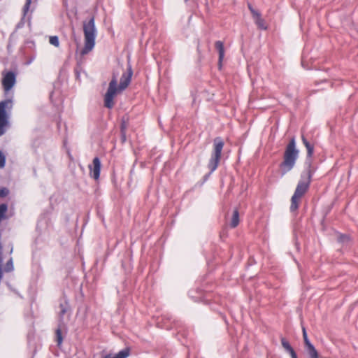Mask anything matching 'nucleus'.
Here are the masks:
<instances>
[{
    "label": "nucleus",
    "mask_w": 358,
    "mask_h": 358,
    "mask_svg": "<svg viewBox=\"0 0 358 358\" xmlns=\"http://www.w3.org/2000/svg\"><path fill=\"white\" fill-rule=\"evenodd\" d=\"M133 71L131 66L128 65L127 70L123 73L120 80V84L117 86V80L115 76H113L110 82L109 83L108 88L104 96V106L107 108H112L114 106V98L115 95L124 90L130 84Z\"/></svg>",
    "instance_id": "f257e3e1"
},
{
    "label": "nucleus",
    "mask_w": 358,
    "mask_h": 358,
    "mask_svg": "<svg viewBox=\"0 0 358 358\" xmlns=\"http://www.w3.org/2000/svg\"><path fill=\"white\" fill-rule=\"evenodd\" d=\"M306 163L308 164V168L301 174L300 180L291 198L290 211L292 213L296 211L299 208L301 199L308 192L314 173L310 162Z\"/></svg>",
    "instance_id": "f03ea898"
},
{
    "label": "nucleus",
    "mask_w": 358,
    "mask_h": 358,
    "mask_svg": "<svg viewBox=\"0 0 358 358\" xmlns=\"http://www.w3.org/2000/svg\"><path fill=\"white\" fill-rule=\"evenodd\" d=\"M85 43L84 47L80 51L81 56L85 55L91 52L95 45V39L97 31L95 27L94 17H92L88 20L83 21V24Z\"/></svg>",
    "instance_id": "7ed1b4c3"
},
{
    "label": "nucleus",
    "mask_w": 358,
    "mask_h": 358,
    "mask_svg": "<svg viewBox=\"0 0 358 358\" xmlns=\"http://www.w3.org/2000/svg\"><path fill=\"white\" fill-rule=\"evenodd\" d=\"M299 157V150L296 148V140L292 137L287 144L283 156V161L280 164L282 174L284 175L291 171Z\"/></svg>",
    "instance_id": "20e7f679"
},
{
    "label": "nucleus",
    "mask_w": 358,
    "mask_h": 358,
    "mask_svg": "<svg viewBox=\"0 0 358 358\" xmlns=\"http://www.w3.org/2000/svg\"><path fill=\"white\" fill-rule=\"evenodd\" d=\"M224 145V141L220 137H216L213 140V150L208 163V168L210 171L208 175L205 176L206 180L217 169L221 159Z\"/></svg>",
    "instance_id": "39448f33"
},
{
    "label": "nucleus",
    "mask_w": 358,
    "mask_h": 358,
    "mask_svg": "<svg viewBox=\"0 0 358 358\" xmlns=\"http://www.w3.org/2000/svg\"><path fill=\"white\" fill-rule=\"evenodd\" d=\"M10 106H12L11 99H6L0 101V136L6 133L8 127V116L6 111V108Z\"/></svg>",
    "instance_id": "423d86ee"
},
{
    "label": "nucleus",
    "mask_w": 358,
    "mask_h": 358,
    "mask_svg": "<svg viewBox=\"0 0 358 358\" xmlns=\"http://www.w3.org/2000/svg\"><path fill=\"white\" fill-rule=\"evenodd\" d=\"M131 15L134 20L143 19L147 13L146 3L143 0H131Z\"/></svg>",
    "instance_id": "0eeeda50"
},
{
    "label": "nucleus",
    "mask_w": 358,
    "mask_h": 358,
    "mask_svg": "<svg viewBox=\"0 0 358 358\" xmlns=\"http://www.w3.org/2000/svg\"><path fill=\"white\" fill-rule=\"evenodd\" d=\"M16 83V73L13 71H7L3 73L2 86L6 93H8Z\"/></svg>",
    "instance_id": "6e6552de"
},
{
    "label": "nucleus",
    "mask_w": 358,
    "mask_h": 358,
    "mask_svg": "<svg viewBox=\"0 0 358 358\" xmlns=\"http://www.w3.org/2000/svg\"><path fill=\"white\" fill-rule=\"evenodd\" d=\"M90 173L94 180H98L100 176L101 161L98 157L93 159L92 165H89Z\"/></svg>",
    "instance_id": "1a4fd4ad"
},
{
    "label": "nucleus",
    "mask_w": 358,
    "mask_h": 358,
    "mask_svg": "<svg viewBox=\"0 0 358 358\" xmlns=\"http://www.w3.org/2000/svg\"><path fill=\"white\" fill-rule=\"evenodd\" d=\"M281 344L284 349L290 355L292 358H298L297 355L289 344V343L285 338H281Z\"/></svg>",
    "instance_id": "9d476101"
},
{
    "label": "nucleus",
    "mask_w": 358,
    "mask_h": 358,
    "mask_svg": "<svg viewBox=\"0 0 358 358\" xmlns=\"http://www.w3.org/2000/svg\"><path fill=\"white\" fill-rule=\"evenodd\" d=\"M301 139L307 150V159H310L314 153V145L311 144L303 135H302Z\"/></svg>",
    "instance_id": "9b49d317"
},
{
    "label": "nucleus",
    "mask_w": 358,
    "mask_h": 358,
    "mask_svg": "<svg viewBox=\"0 0 358 358\" xmlns=\"http://www.w3.org/2000/svg\"><path fill=\"white\" fill-rule=\"evenodd\" d=\"M215 45L219 53V64H221L224 57V43L220 41H217L215 42Z\"/></svg>",
    "instance_id": "f8f14e48"
},
{
    "label": "nucleus",
    "mask_w": 358,
    "mask_h": 358,
    "mask_svg": "<svg viewBox=\"0 0 358 358\" xmlns=\"http://www.w3.org/2000/svg\"><path fill=\"white\" fill-rule=\"evenodd\" d=\"M239 224V213L238 209H235L233 212L232 217L230 222V227H236Z\"/></svg>",
    "instance_id": "ddd939ff"
},
{
    "label": "nucleus",
    "mask_w": 358,
    "mask_h": 358,
    "mask_svg": "<svg viewBox=\"0 0 358 358\" xmlns=\"http://www.w3.org/2000/svg\"><path fill=\"white\" fill-rule=\"evenodd\" d=\"M255 23L259 29H264V30H266L267 29V27L265 24V22H264V19H262L261 17V14L257 16L256 17H255Z\"/></svg>",
    "instance_id": "4468645a"
},
{
    "label": "nucleus",
    "mask_w": 358,
    "mask_h": 358,
    "mask_svg": "<svg viewBox=\"0 0 358 358\" xmlns=\"http://www.w3.org/2000/svg\"><path fill=\"white\" fill-rule=\"evenodd\" d=\"M310 358H320L317 351L313 345L306 348Z\"/></svg>",
    "instance_id": "2eb2a0df"
},
{
    "label": "nucleus",
    "mask_w": 358,
    "mask_h": 358,
    "mask_svg": "<svg viewBox=\"0 0 358 358\" xmlns=\"http://www.w3.org/2000/svg\"><path fill=\"white\" fill-rule=\"evenodd\" d=\"M55 334H56L57 345L59 348H60V346L62 345V342H63L62 333V330L60 328L57 329Z\"/></svg>",
    "instance_id": "dca6fc26"
},
{
    "label": "nucleus",
    "mask_w": 358,
    "mask_h": 358,
    "mask_svg": "<svg viewBox=\"0 0 358 358\" xmlns=\"http://www.w3.org/2000/svg\"><path fill=\"white\" fill-rule=\"evenodd\" d=\"M302 331H303V338L304 341V343L306 348L312 345L313 344L310 343L308 338L307 332L306 330V328L304 327H302Z\"/></svg>",
    "instance_id": "f3484780"
},
{
    "label": "nucleus",
    "mask_w": 358,
    "mask_h": 358,
    "mask_svg": "<svg viewBox=\"0 0 358 358\" xmlns=\"http://www.w3.org/2000/svg\"><path fill=\"white\" fill-rule=\"evenodd\" d=\"M129 355V349H124L117 353L115 357V358H127Z\"/></svg>",
    "instance_id": "a211bd4d"
},
{
    "label": "nucleus",
    "mask_w": 358,
    "mask_h": 358,
    "mask_svg": "<svg viewBox=\"0 0 358 358\" xmlns=\"http://www.w3.org/2000/svg\"><path fill=\"white\" fill-rule=\"evenodd\" d=\"M49 43L54 45L55 47L58 48L59 46V38L57 36H51L49 38Z\"/></svg>",
    "instance_id": "6ab92c4d"
},
{
    "label": "nucleus",
    "mask_w": 358,
    "mask_h": 358,
    "mask_svg": "<svg viewBox=\"0 0 358 358\" xmlns=\"http://www.w3.org/2000/svg\"><path fill=\"white\" fill-rule=\"evenodd\" d=\"M14 269L13 259L10 258L6 264L4 271L6 272L13 271Z\"/></svg>",
    "instance_id": "aec40b11"
},
{
    "label": "nucleus",
    "mask_w": 358,
    "mask_h": 358,
    "mask_svg": "<svg viewBox=\"0 0 358 358\" xmlns=\"http://www.w3.org/2000/svg\"><path fill=\"white\" fill-rule=\"evenodd\" d=\"M59 308H60L59 317H60V318L62 320V317H64V315H65V313L67 311L68 304L66 303H61L60 306H59Z\"/></svg>",
    "instance_id": "412c9836"
},
{
    "label": "nucleus",
    "mask_w": 358,
    "mask_h": 358,
    "mask_svg": "<svg viewBox=\"0 0 358 358\" xmlns=\"http://www.w3.org/2000/svg\"><path fill=\"white\" fill-rule=\"evenodd\" d=\"M9 194V190L6 187L0 188V197H5Z\"/></svg>",
    "instance_id": "4be33fe9"
},
{
    "label": "nucleus",
    "mask_w": 358,
    "mask_h": 358,
    "mask_svg": "<svg viewBox=\"0 0 358 358\" xmlns=\"http://www.w3.org/2000/svg\"><path fill=\"white\" fill-rule=\"evenodd\" d=\"M248 6L249 10H250V12L252 14L254 17H256L257 16L260 15V13L258 11H257L256 10H255L253 8V7L252 6V5L250 3H248Z\"/></svg>",
    "instance_id": "5701e85b"
},
{
    "label": "nucleus",
    "mask_w": 358,
    "mask_h": 358,
    "mask_svg": "<svg viewBox=\"0 0 358 358\" xmlns=\"http://www.w3.org/2000/svg\"><path fill=\"white\" fill-rule=\"evenodd\" d=\"M6 157L2 152L0 151V168H3L5 166Z\"/></svg>",
    "instance_id": "b1692460"
},
{
    "label": "nucleus",
    "mask_w": 358,
    "mask_h": 358,
    "mask_svg": "<svg viewBox=\"0 0 358 358\" xmlns=\"http://www.w3.org/2000/svg\"><path fill=\"white\" fill-rule=\"evenodd\" d=\"M82 71V68L80 67V65H78V66L75 69V73H76V78L78 79L80 76V73Z\"/></svg>",
    "instance_id": "393cba45"
},
{
    "label": "nucleus",
    "mask_w": 358,
    "mask_h": 358,
    "mask_svg": "<svg viewBox=\"0 0 358 358\" xmlns=\"http://www.w3.org/2000/svg\"><path fill=\"white\" fill-rule=\"evenodd\" d=\"M348 237L345 235H341L339 237V241L341 242H344L345 240H348Z\"/></svg>",
    "instance_id": "a878e982"
},
{
    "label": "nucleus",
    "mask_w": 358,
    "mask_h": 358,
    "mask_svg": "<svg viewBox=\"0 0 358 358\" xmlns=\"http://www.w3.org/2000/svg\"><path fill=\"white\" fill-rule=\"evenodd\" d=\"M103 358H115V356H112L111 355H106Z\"/></svg>",
    "instance_id": "bb28decb"
}]
</instances>
